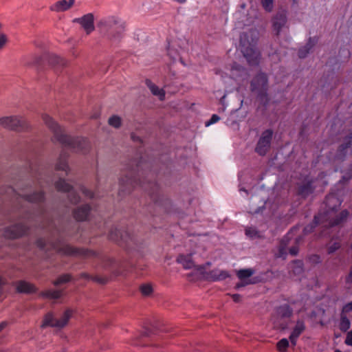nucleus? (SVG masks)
Wrapping results in <instances>:
<instances>
[{"mask_svg": "<svg viewBox=\"0 0 352 352\" xmlns=\"http://www.w3.org/2000/svg\"><path fill=\"white\" fill-rule=\"evenodd\" d=\"M274 0H261L262 7L267 12H272L274 9Z\"/></svg>", "mask_w": 352, "mask_h": 352, "instance_id": "obj_39", "label": "nucleus"}, {"mask_svg": "<svg viewBox=\"0 0 352 352\" xmlns=\"http://www.w3.org/2000/svg\"><path fill=\"white\" fill-rule=\"evenodd\" d=\"M318 43L316 36L310 37L305 45L301 47L298 50V55L300 58H305Z\"/></svg>", "mask_w": 352, "mask_h": 352, "instance_id": "obj_24", "label": "nucleus"}, {"mask_svg": "<svg viewBox=\"0 0 352 352\" xmlns=\"http://www.w3.org/2000/svg\"><path fill=\"white\" fill-rule=\"evenodd\" d=\"M257 38H253L249 32H243L240 34V47L241 53L246 58L248 64L252 66L259 65L261 53L256 47Z\"/></svg>", "mask_w": 352, "mask_h": 352, "instance_id": "obj_6", "label": "nucleus"}, {"mask_svg": "<svg viewBox=\"0 0 352 352\" xmlns=\"http://www.w3.org/2000/svg\"><path fill=\"white\" fill-rule=\"evenodd\" d=\"M254 273L251 269H242L238 271L237 276L239 279L243 280L250 277Z\"/></svg>", "mask_w": 352, "mask_h": 352, "instance_id": "obj_36", "label": "nucleus"}, {"mask_svg": "<svg viewBox=\"0 0 352 352\" xmlns=\"http://www.w3.org/2000/svg\"><path fill=\"white\" fill-rule=\"evenodd\" d=\"M330 223H329V227L327 228V230L330 229V228H332L335 226H337L340 224V223H341L342 221H329Z\"/></svg>", "mask_w": 352, "mask_h": 352, "instance_id": "obj_58", "label": "nucleus"}, {"mask_svg": "<svg viewBox=\"0 0 352 352\" xmlns=\"http://www.w3.org/2000/svg\"><path fill=\"white\" fill-rule=\"evenodd\" d=\"M220 120V117L217 115V114H213L210 119L208 121L206 122L205 123V126H209L213 124H215L216 122H217L219 120Z\"/></svg>", "mask_w": 352, "mask_h": 352, "instance_id": "obj_48", "label": "nucleus"}, {"mask_svg": "<svg viewBox=\"0 0 352 352\" xmlns=\"http://www.w3.org/2000/svg\"><path fill=\"white\" fill-rule=\"evenodd\" d=\"M273 30L279 35L282 30L287 27V15L285 10L278 11L272 19Z\"/></svg>", "mask_w": 352, "mask_h": 352, "instance_id": "obj_18", "label": "nucleus"}, {"mask_svg": "<svg viewBox=\"0 0 352 352\" xmlns=\"http://www.w3.org/2000/svg\"><path fill=\"white\" fill-rule=\"evenodd\" d=\"M29 229L22 223H17L6 228L3 232V236L9 239H14L28 234Z\"/></svg>", "mask_w": 352, "mask_h": 352, "instance_id": "obj_16", "label": "nucleus"}, {"mask_svg": "<svg viewBox=\"0 0 352 352\" xmlns=\"http://www.w3.org/2000/svg\"><path fill=\"white\" fill-rule=\"evenodd\" d=\"M239 191L241 193L245 192L248 194V191L243 187L239 186Z\"/></svg>", "mask_w": 352, "mask_h": 352, "instance_id": "obj_63", "label": "nucleus"}, {"mask_svg": "<svg viewBox=\"0 0 352 352\" xmlns=\"http://www.w3.org/2000/svg\"><path fill=\"white\" fill-rule=\"evenodd\" d=\"M90 211V206L89 204H83L74 210V217L75 218V220H87V219Z\"/></svg>", "mask_w": 352, "mask_h": 352, "instance_id": "obj_26", "label": "nucleus"}, {"mask_svg": "<svg viewBox=\"0 0 352 352\" xmlns=\"http://www.w3.org/2000/svg\"><path fill=\"white\" fill-rule=\"evenodd\" d=\"M305 330V324L304 321L298 320L289 338L292 345L295 346L296 344L297 339Z\"/></svg>", "mask_w": 352, "mask_h": 352, "instance_id": "obj_22", "label": "nucleus"}, {"mask_svg": "<svg viewBox=\"0 0 352 352\" xmlns=\"http://www.w3.org/2000/svg\"><path fill=\"white\" fill-rule=\"evenodd\" d=\"M192 254H179L177 258V262L183 265L186 270L192 269L195 265L192 259Z\"/></svg>", "mask_w": 352, "mask_h": 352, "instance_id": "obj_28", "label": "nucleus"}, {"mask_svg": "<svg viewBox=\"0 0 352 352\" xmlns=\"http://www.w3.org/2000/svg\"><path fill=\"white\" fill-rule=\"evenodd\" d=\"M16 291L19 294H33L36 293L37 288L36 286L26 280H19L14 283Z\"/></svg>", "mask_w": 352, "mask_h": 352, "instance_id": "obj_21", "label": "nucleus"}, {"mask_svg": "<svg viewBox=\"0 0 352 352\" xmlns=\"http://www.w3.org/2000/svg\"><path fill=\"white\" fill-rule=\"evenodd\" d=\"M0 125L7 129L16 131H25L29 128L27 121L23 118L17 116H8L0 118Z\"/></svg>", "mask_w": 352, "mask_h": 352, "instance_id": "obj_10", "label": "nucleus"}, {"mask_svg": "<svg viewBox=\"0 0 352 352\" xmlns=\"http://www.w3.org/2000/svg\"><path fill=\"white\" fill-rule=\"evenodd\" d=\"M63 295V291L58 289H47L43 291L39 294V296L43 298L51 300L59 299Z\"/></svg>", "mask_w": 352, "mask_h": 352, "instance_id": "obj_30", "label": "nucleus"}, {"mask_svg": "<svg viewBox=\"0 0 352 352\" xmlns=\"http://www.w3.org/2000/svg\"><path fill=\"white\" fill-rule=\"evenodd\" d=\"M344 342L346 345L352 346V330L348 332Z\"/></svg>", "mask_w": 352, "mask_h": 352, "instance_id": "obj_53", "label": "nucleus"}, {"mask_svg": "<svg viewBox=\"0 0 352 352\" xmlns=\"http://www.w3.org/2000/svg\"><path fill=\"white\" fill-rule=\"evenodd\" d=\"M339 54L341 58H349L351 56V52L349 48H341L339 51Z\"/></svg>", "mask_w": 352, "mask_h": 352, "instance_id": "obj_49", "label": "nucleus"}, {"mask_svg": "<svg viewBox=\"0 0 352 352\" xmlns=\"http://www.w3.org/2000/svg\"><path fill=\"white\" fill-rule=\"evenodd\" d=\"M302 239V237L301 236H298V237H296L295 239V242H296V245L291 247L289 249V252L291 255L296 256L298 254V252H299L298 244L301 241Z\"/></svg>", "mask_w": 352, "mask_h": 352, "instance_id": "obj_40", "label": "nucleus"}, {"mask_svg": "<svg viewBox=\"0 0 352 352\" xmlns=\"http://www.w3.org/2000/svg\"><path fill=\"white\" fill-rule=\"evenodd\" d=\"M80 278H87V279H91V280H92V278H93V276H90L89 274L85 273V272L81 273L80 274Z\"/></svg>", "mask_w": 352, "mask_h": 352, "instance_id": "obj_60", "label": "nucleus"}, {"mask_svg": "<svg viewBox=\"0 0 352 352\" xmlns=\"http://www.w3.org/2000/svg\"><path fill=\"white\" fill-rule=\"evenodd\" d=\"M8 324V322L6 321H3L0 322V331H1Z\"/></svg>", "mask_w": 352, "mask_h": 352, "instance_id": "obj_62", "label": "nucleus"}, {"mask_svg": "<svg viewBox=\"0 0 352 352\" xmlns=\"http://www.w3.org/2000/svg\"><path fill=\"white\" fill-rule=\"evenodd\" d=\"M230 276V274L226 270H220L214 269L207 273L206 278L212 281L223 280Z\"/></svg>", "mask_w": 352, "mask_h": 352, "instance_id": "obj_23", "label": "nucleus"}, {"mask_svg": "<svg viewBox=\"0 0 352 352\" xmlns=\"http://www.w3.org/2000/svg\"><path fill=\"white\" fill-rule=\"evenodd\" d=\"M47 60L48 63L53 66H64L66 61L61 57L55 54L45 55L44 56H36L32 63H26L27 65H34L40 69L43 62Z\"/></svg>", "mask_w": 352, "mask_h": 352, "instance_id": "obj_14", "label": "nucleus"}, {"mask_svg": "<svg viewBox=\"0 0 352 352\" xmlns=\"http://www.w3.org/2000/svg\"><path fill=\"white\" fill-rule=\"evenodd\" d=\"M268 87V77L264 72H258L251 80L252 92L256 94V98L264 106H267L270 102Z\"/></svg>", "mask_w": 352, "mask_h": 352, "instance_id": "obj_7", "label": "nucleus"}, {"mask_svg": "<svg viewBox=\"0 0 352 352\" xmlns=\"http://www.w3.org/2000/svg\"><path fill=\"white\" fill-rule=\"evenodd\" d=\"M6 284V280L0 276V297L3 294V286Z\"/></svg>", "mask_w": 352, "mask_h": 352, "instance_id": "obj_55", "label": "nucleus"}, {"mask_svg": "<svg viewBox=\"0 0 352 352\" xmlns=\"http://www.w3.org/2000/svg\"><path fill=\"white\" fill-rule=\"evenodd\" d=\"M108 122L109 125L115 128H119L121 125V119L118 116H113L109 118Z\"/></svg>", "mask_w": 352, "mask_h": 352, "instance_id": "obj_42", "label": "nucleus"}, {"mask_svg": "<svg viewBox=\"0 0 352 352\" xmlns=\"http://www.w3.org/2000/svg\"><path fill=\"white\" fill-rule=\"evenodd\" d=\"M79 190L87 198L93 199L97 197V195L95 192L87 188L83 185H80Z\"/></svg>", "mask_w": 352, "mask_h": 352, "instance_id": "obj_37", "label": "nucleus"}, {"mask_svg": "<svg viewBox=\"0 0 352 352\" xmlns=\"http://www.w3.org/2000/svg\"><path fill=\"white\" fill-rule=\"evenodd\" d=\"M350 327H351V322H350L349 319L347 318V316L345 314H341L340 321V324H339L340 329L343 332H346L347 330L349 329Z\"/></svg>", "mask_w": 352, "mask_h": 352, "instance_id": "obj_33", "label": "nucleus"}, {"mask_svg": "<svg viewBox=\"0 0 352 352\" xmlns=\"http://www.w3.org/2000/svg\"><path fill=\"white\" fill-rule=\"evenodd\" d=\"M352 311V301L344 305L342 309V314L348 313Z\"/></svg>", "mask_w": 352, "mask_h": 352, "instance_id": "obj_52", "label": "nucleus"}, {"mask_svg": "<svg viewBox=\"0 0 352 352\" xmlns=\"http://www.w3.org/2000/svg\"><path fill=\"white\" fill-rule=\"evenodd\" d=\"M296 230V228H292L281 239L280 245L278 249V256L283 257L284 259L286 258L287 252L285 251L286 246L289 243V241L292 238V234L294 230Z\"/></svg>", "mask_w": 352, "mask_h": 352, "instance_id": "obj_27", "label": "nucleus"}, {"mask_svg": "<svg viewBox=\"0 0 352 352\" xmlns=\"http://www.w3.org/2000/svg\"><path fill=\"white\" fill-rule=\"evenodd\" d=\"M232 297L233 300H234L235 302H239V301H240V300H241V295H240V294H233Z\"/></svg>", "mask_w": 352, "mask_h": 352, "instance_id": "obj_59", "label": "nucleus"}, {"mask_svg": "<svg viewBox=\"0 0 352 352\" xmlns=\"http://www.w3.org/2000/svg\"><path fill=\"white\" fill-rule=\"evenodd\" d=\"M75 0H60L50 6V10L56 12H65L74 3Z\"/></svg>", "mask_w": 352, "mask_h": 352, "instance_id": "obj_25", "label": "nucleus"}, {"mask_svg": "<svg viewBox=\"0 0 352 352\" xmlns=\"http://www.w3.org/2000/svg\"><path fill=\"white\" fill-rule=\"evenodd\" d=\"M55 187L58 191L67 193V201L70 204L75 205L80 201V197L79 195L65 179L60 178L56 181Z\"/></svg>", "mask_w": 352, "mask_h": 352, "instance_id": "obj_11", "label": "nucleus"}, {"mask_svg": "<svg viewBox=\"0 0 352 352\" xmlns=\"http://www.w3.org/2000/svg\"><path fill=\"white\" fill-rule=\"evenodd\" d=\"M72 280V276L69 274H64L58 277L52 282L54 286H58L60 284L67 283Z\"/></svg>", "mask_w": 352, "mask_h": 352, "instance_id": "obj_35", "label": "nucleus"}, {"mask_svg": "<svg viewBox=\"0 0 352 352\" xmlns=\"http://www.w3.org/2000/svg\"><path fill=\"white\" fill-rule=\"evenodd\" d=\"M109 237L111 240L116 242L119 245L130 250L136 245V239L128 231L112 228L109 233Z\"/></svg>", "mask_w": 352, "mask_h": 352, "instance_id": "obj_8", "label": "nucleus"}, {"mask_svg": "<svg viewBox=\"0 0 352 352\" xmlns=\"http://www.w3.org/2000/svg\"><path fill=\"white\" fill-rule=\"evenodd\" d=\"M151 162L145 160L140 155L129 160L124 165L125 173L119 180V195L129 193L132 189L140 188L143 190L150 199L145 210L155 216L156 208L170 212L171 201L164 197L161 188L155 180L156 174L151 169Z\"/></svg>", "mask_w": 352, "mask_h": 352, "instance_id": "obj_1", "label": "nucleus"}, {"mask_svg": "<svg viewBox=\"0 0 352 352\" xmlns=\"http://www.w3.org/2000/svg\"><path fill=\"white\" fill-rule=\"evenodd\" d=\"M6 43V36L4 34H1L0 36V49L3 47V46Z\"/></svg>", "mask_w": 352, "mask_h": 352, "instance_id": "obj_54", "label": "nucleus"}, {"mask_svg": "<svg viewBox=\"0 0 352 352\" xmlns=\"http://www.w3.org/2000/svg\"><path fill=\"white\" fill-rule=\"evenodd\" d=\"M92 280L100 284H106L109 281V278L107 277H102L99 276H93Z\"/></svg>", "mask_w": 352, "mask_h": 352, "instance_id": "obj_50", "label": "nucleus"}, {"mask_svg": "<svg viewBox=\"0 0 352 352\" xmlns=\"http://www.w3.org/2000/svg\"><path fill=\"white\" fill-rule=\"evenodd\" d=\"M231 72L234 78L242 77L246 74V69L243 66L234 62L231 65Z\"/></svg>", "mask_w": 352, "mask_h": 352, "instance_id": "obj_32", "label": "nucleus"}, {"mask_svg": "<svg viewBox=\"0 0 352 352\" xmlns=\"http://www.w3.org/2000/svg\"><path fill=\"white\" fill-rule=\"evenodd\" d=\"M352 179V165L351 166L350 168L344 173V174L342 175L341 179L339 181V183H344L346 182H349L350 179Z\"/></svg>", "mask_w": 352, "mask_h": 352, "instance_id": "obj_45", "label": "nucleus"}, {"mask_svg": "<svg viewBox=\"0 0 352 352\" xmlns=\"http://www.w3.org/2000/svg\"><path fill=\"white\" fill-rule=\"evenodd\" d=\"M351 146L352 131L343 138V142L338 146L336 152L335 159L341 162L345 160Z\"/></svg>", "mask_w": 352, "mask_h": 352, "instance_id": "obj_17", "label": "nucleus"}, {"mask_svg": "<svg viewBox=\"0 0 352 352\" xmlns=\"http://www.w3.org/2000/svg\"><path fill=\"white\" fill-rule=\"evenodd\" d=\"M294 265L293 272L296 274L302 273L304 270V263L301 260H295L293 261Z\"/></svg>", "mask_w": 352, "mask_h": 352, "instance_id": "obj_38", "label": "nucleus"}, {"mask_svg": "<svg viewBox=\"0 0 352 352\" xmlns=\"http://www.w3.org/2000/svg\"><path fill=\"white\" fill-rule=\"evenodd\" d=\"M45 201L43 191H33L30 194H19L12 187H7L5 190H0V213L6 214L10 212L8 208L10 205L16 204L18 207L21 202L34 203L42 204Z\"/></svg>", "mask_w": 352, "mask_h": 352, "instance_id": "obj_3", "label": "nucleus"}, {"mask_svg": "<svg viewBox=\"0 0 352 352\" xmlns=\"http://www.w3.org/2000/svg\"><path fill=\"white\" fill-rule=\"evenodd\" d=\"M289 346V340L287 338H282L277 342V349L280 352H285Z\"/></svg>", "mask_w": 352, "mask_h": 352, "instance_id": "obj_41", "label": "nucleus"}, {"mask_svg": "<svg viewBox=\"0 0 352 352\" xmlns=\"http://www.w3.org/2000/svg\"><path fill=\"white\" fill-rule=\"evenodd\" d=\"M146 85L149 88L150 91L154 96H157L161 100L165 98V92L162 89H160L151 80H146Z\"/></svg>", "mask_w": 352, "mask_h": 352, "instance_id": "obj_31", "label": "nucleus"}, {"mask_svg": "<svg viewBox=\"0 0 352 352\" xmlns=\"http://www.w3.org/2000/svg\"><path fill=\"white\" fill-rule=\"evenodd\" d=\"M36 245L42 250H54L62 255H78L83 254L85 250L82 249L74 248L66 244L63 239L58 236L56 239L52 237L45 240L40 238L36 240Z\"/></svg>", "mask_w": 352, "mask_h": 352, "instance_id": "obj_5", "label": "nucleus"}, {"mask_svg": "<svg viewBox=\"0 0 352 352\" xmlns=\"http://www.w3.org/2000/svg\"><path fill=\"white\" fill-rule=\"evenodd\" d=\"M211 265V263L210 262H207L205 265H199L197 269L198 270H205V267L206 265Z\"/></svg>", "mask_w": 352, "mask_h": 352, "instance_id": "obj_61", "label": "nucleus"}, {"mask_svg": "<svg viewBox=\"0 0 352 352\" xmlns=\"http://www.w3.org/2000/svg\"><path fill=\"white\" fill-rule=\"evenodd\" d=\"M73 311L72 309H67L63 314L60 319L55 318L52 314H47L42 324V327H52L57 328H63L67 324L72 315Z\"/></svg>", "mask_w": 352, "mask_h": 352, "instance_id": "obj_12", "label": "nucleus"}, {"mask_svg": "<svg viewBox=\"0 0 352 352\" xmlns=\"http://www.w3.org/2000/svg\"><path fill=\"white\" fill-rule=\"evenodd\" d=\"M177 42V41H168L167 54H168V56L170 57V58L171 60H173V62H175L177 58H179L180 62L183 65H184L182 59L180 57L179 52L178 51V50L174 48L175 44Z\"/></svg>", "mask_w": 352, "mask_h": 352, "instance_id": "obj_29", "label": "nucleus"}, {"mask_svg": "<svg viewBox=\"0 0 352 352\" xmlns=\"http://www.w3.org/2000/svg\"><path fill=\"white\" fill-rule=\"evenodd\" d=\"M73 23H78L87 34L92 32L94 29V16L92 13H88L81 17L73 19Z\"/></svg>", "mask_w": 352, "mask_h": 352, "instance_id": "obj_19", "label": "nucleus"}, {"mask_svg": "<svg viewBox=\"0 0 352 352\" xmlns=\"http://www.w3.org/2000/svg\"><path fill=\"white\" fill-rule=\"evenodd\" d=\"M245 235L252 239H260L263 236L262 232L252 227L245 229Z\"/></svg>", "mask_w": 352, "mask_h": 352, "instance_id": "obj_34", "label": "nucleus"}, {"mask_svg": "<svg viewBox=\"0 0 352 352\" xmlns=\"http://www.w3.org/2000/svg\"><path fill=\"white\" fill-rule=\"evenodd\" d=\"M273 134L274 132L271 129H266L262 132L255 147V152L259 155L264 156L269 151Z\"/></svg>", "mask_w": 352, "mask_h": 352, "instance_id": "obj_13", "label": "nucleus"}, {"mask_svg": "<svg viewBox=\"0 0 352 352\" xmlns=\"http://www.w3.org/2000/svg\"><path fill=\"white\" fill-rule=\"evenodd\" d=\"M342 202V199L337 194L334 192L328 194L323 202L324 214L328 216L331 212H336L341 206Z\"/></svg>", "mask_w": 352, "mask_h": 352, "instance_id": "obj_15", "label": "nucleus"}, {"mask_svg": "<svg viewBox=\"0 0 352 352\" xmlns=\"http://www.w3.org/2000/svg\"><path fill=\"white\" fill-rule=\"evenodd\" d=\"M341 247V245L339 242H334L333 244L329 246L327 252L329 254H331L334 253L336 251L338 250Z\"/></svg>", "mask_w": 352, "mask_h": 352, "instance_id": "obj_47", "label": "nucleus"}, {"mask_svg": "<svg viewBox=\"0 0 352 352\" xmlns=\"http://www.w3.org/2000/svg\"><path fill=\"white\" fill-rule=\"evenodd\" d=\"M246 284H244V283H237L236 285V288L239 289L241 287H243L245 286Z\"/></svg>", "mask_w": 352, "mask_h": 352, "instance_id": "obj_64", "label": "nucleus"}, {"mask_svg": "<svg viewBox=\"0 0 352 352\" xmlns=\"http://www.w3.org/2000/svg\"><path fill=\"white\" fill-rule=\"evenodd\" d=\"M140 291H141V293L142 294V295L148 296L152 293L153 288L151 285L144 284L140 287Z\"/></svg>", "mask_w": 352, "mask_h": 352, "instance_id": "obj_46", "label": "nucleus"}, {"mask_svg": "<svg viewBox=\"0 0 352 352\" xmlns=\"http://www.w3.org/2000/svg\"><path fill=\"white\" fill-rule=\"evenodd\" d=\"M98 27L101 34L108 39L118 41L125 30V22L118 16L110 15L100 19Z\"/></svg>", "mask_w": 352, "mask_h": 352, "instance_id": "obj_4", "label": "nucleus"}, {"mask_svg": "<svg viewBox=\"0 0 352 352\" xmlns=\"http://www.w3.org/2000/svg\"><path fill=\"white\" fill-rule=\"evenodd\" d=\"M313 179H305L298 186L297 194L302 198H307L315 190Z\"/></svg>", "mask_w": 352, "mask_h": 352, "instance_id": "obj_20", "label": "nucleus"}, {"mask_svg": "<svg viewBox=\"0 0 352 352\" xmlns=\"http://www.w3.org/2000/svg\"><path fill=\"white\" fill-rule=\"evenodd\" d=\"M292 314L293 309L288 304H283L276 307L272 316L274 326L281 330L287 329L289 324L286 320H289Z\"/></svg>", "mask_w": 352, "mask_h": 352, "instance_id": "obj_9", "label": "nucleus"}, {"mask_svg": "<svg viewBox=\"0 0 352 352\" xmlns=\"http://www.w3.org/2000/svg\"><path fill=\"white\" fill-rule=\"evenodd\" d=\"M349 215V212L347 210H343L340 213V215L338 218L333 219V220H346L347 217Z\"/></svg>", "mask_w": 352, "mask_h": 352, "instance_id": "obj_51", "label": "nucleus"}, {"mask_svg": "<svg viewBox=\"0 0 352 352\" xmlns=\"http://www.w3.org/2000/svg\"><path fill=\"white\" fill-rule=\"evenodd\" d=\"M116 262L113 258H108L107 260L106 265H107L109 267H111V266H113L116 264Z\"/></svg>", "mask_w": 352, "mask_h": 352, "instance_id": "obj_57", "label": "nucleus"}, {"mask_svg": "<svg viewBox=\"0 0 352 352\" xmlns=\"http://www.w3.org/2000/svg\"><path fill=\"white\" fill-rule=\"evenodd\" d=\"M307 260L314 265L319 264L322 262L321 258L318 254H311L307 256Z\"/></svg>", "mask_w": 352, "mask_h": 352, "instance_id": "obj_44", "label": "nucleus"}, {"mask_svg": "<svg viewBox=\"0 0 352 352\" xmlns=\"http://www.w3.org/2000/svg\"><path fill=\"white\" fill-rule=\"evenodd\" d=\"M43 120L54 133V138L64 148L60 154L56 167L57 170L65 171L67 175L69 169L67 162L69 155L65 149L87 153L90 147L89 142L87 139L82 137H72L66 135L61 127L48 115H43Z\"/></svg>", "mask_w": 352, "mask_h": 352, "instance_id": "obj_2", "label": "nucleus"}, {"mask_svg": "<svg viewBox=\"0 0 352 352\" xmlns=\"http://www.w3.org/2000/svg\"><path fill=\"white\" fill-rule=\"evenodd\" d=\"M320 221H311L309 225L305 226L303 229V233L307 234L311 232L316 227H317Z\"/></svg>", "mask_w": 352, "mask_h": 352, "instance_id": "obj_43", "label": "nucleus"}, {"mask_svg": "<svg viewBox=\"0 0 352 352\" xmlns=\"http://www.w3.org/2000/svg\"><path fill=\"white\" fill-rule=\"evenodd\" d=\"M182 43V45H179V48L181 50H186V45H188V42L186 40L179 41Z\"/></svg>", "mask_w": 352, "mask_h": 352, "instance_id": "obj_56", "label": "nucleus"}]
</instances>
